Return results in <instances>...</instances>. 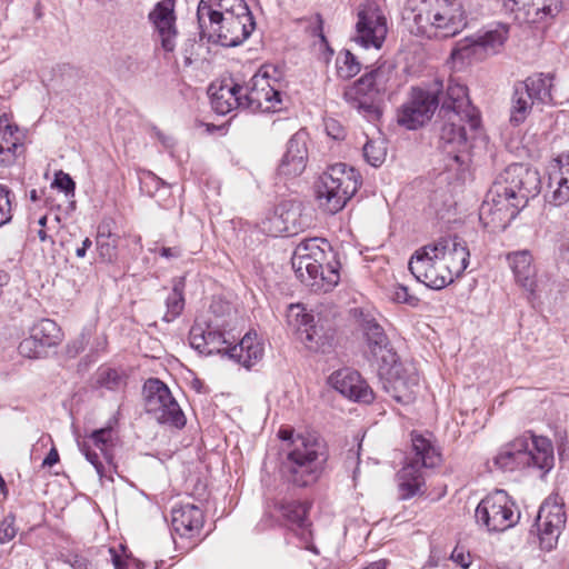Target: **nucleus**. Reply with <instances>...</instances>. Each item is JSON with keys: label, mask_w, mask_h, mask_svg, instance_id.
Returning a JSON list of instances; mask_svg holds the SVG:
<instances>
[{"label": "nucleus", "mask_w": 569, "mask_h": 569, "mask_svg": "<svg viewBox=\"0 0 569 569\" xmlns=\"http://www.w3.org/2000/svg\"><path fill=\"white\" fill-rule=\"evenodd\" d=\"M441 461V455L425 436L411 433V452L406 457L403 467L398 471V490L402 500L423 495L426 489L423 469L435 468Z\"/></svg>", "instance_id": "nucleus-4"}, {"label": "nucleus", "mask_w": 569, "mask_h": 569, "mask_svg": "<svg viewBox=\"0 0 569 569\" xmlns=\"http://www.w3.org/2000/svg\"><path fill=\"white\" fill-rule=\"evenodd\" d=\"M527 468H536L542 471V475L549 472L555 463L552 442L546 437L531 436L527 438L526 448Z\"/></svg>", "instance_id": "nucleus-27"}, {"label": "nucleus", "mask_w": 569, "mask_h": 569, "mask_svg": "<svg viewBox=\"0 0 569 569\" xmlns=\"http://www.w3.org/2000/svg\"><path fill=\"white\" fill-rule=\"evenodd\" d=\"M69 563L73 569H88L90 565L89 560L80 555L70 556Z\"/></svg>", "instance_id": "nucleus-63"}, {"label": "nucleus", "mask_w": 569, "mask_h": 569, "mask_svg": "<svg viewBox=\"0 0 569 569\" xmlns=\"http://www.w3.org/2000/svg\"><path fill=\"white\" fill-rule=\"evenodd\" d=\"M552 80L551 73H536L513 84L509 119L512 126L523 123L536 103L546 104L552 101Z\"/></svg>", "instance_id": "nucleus-10"}, {"label": "nucleus", "mask_w": 569, "mask_h": 569, "mask_svg": "<svg viewBox=\"0 0 569 569\" xmlns=\"http://www.w3.org/2000/svg\"><path fill=\"white\" fill-rule=\"evenodd\" d=\"M527 438L520 437L502 446L496 457L493 465L503 472H512L527 468L526 456Z\"/></svg>", "instance_id": "nucleus-29"}, {"label": "nucleus", "mask_w": 569, "mask_h": 569, "mask_svg": "<svg viewBox=\"0 0 569 569\" xmlns=\"http://www.w3.org/2000/svg\"><path fill=\"white\" fill-rule=\"evenodd\" d=\"M353 39L360 47H362L365 49H368L370 47L380 49L382 47L386 38H353Z\"/></svg>", "instance_id": "nucleus-60"}, {"label": "nucleus", "mask_w": 569, "mask_h": 569, "mask_svg": "<svg viewBox=\"0 0 569 569\" xmlns=\"http://www.w3.org/2000/svg\"><path fill=\"white\" fill-rule=\"evenodd\" d=\"M387 156V149L382 141L369 140L363 146V157L366 161L372 167L381 166Z\"/></svg>", "instance_id": "nucleus-46"}, {"label": "nucleus", "mask_w": 569, "mask_h": 569, "mask_svg": "<svg viewBox=\"0 0 569 569\" xmlns=\"http://www.w3.org/2000/svg\"><path fill=\"white\" fill-rule=\"evenodd\" d=\"M141 183H142V188H148L147 192L151 197L154 196V192L151 191V188L154 189L156 192L159 191L160 189H163L164 191L168 190V186L166 184V182L151 172L146 174V177L142 179Z\"/></svg>", "instance_id": "nucleus-56"}, {"label": "nucleus", "mask_w": 569, "mask_h": 569, "mask_svg": "<svg viewBox=\"0 0 569 569\" xmlns=\"http://www.w3.org/2000/svg\"><path fill=\"white\" fill-rule=\"evenodd\" d=\"M276 509L283 519V523L293 531H300L303 539L309 535L310 521L307 517L309 506L297 500H281L276 503Z\"/></svg>", "instance_id": "nucleus-28"}, {"label": "nucleus", "mask_w": 569, "mask_h": 569, "mask_svg": "<svg viewBox=\"0 0 569 569\" xmlns=\"http://www.w3.org/2000/svg\"><path fill=\"white\" fill-rule=\"evenodd\" d=\"M52 187H56L59 190L63 191L67 196H69V194L73 196L74 189H76V183L68 173H66L63 171H59L54 176Z\"/></svg>", "instance_id": "nucleus-55"}, {"label": "nucleus", "mask_w": 569, "mask_h": 569, "mask_svg": "<svg viewBox=\"0 0 569 569\" xmlns=\"http://www.w3.org/2000/svg\"><path fill=\"white\" fill-rule=\"evenodd\" d=\"M535 529L539 539L540 548L545 551H551L556 548L558 539L565 527L548 522L546 520L536 519Z\"/></svg>", "instance_id": "nucleus-41"}, {"label": "nucleus", "mask_w": 569, "mask_h": 569, "mask_svg": "<svg viewBox=\"0 0 569 569\" xmlns=\"http://www.w3.org/2000/svg\"><path fill=\"white\" fill-rule=\"evenodd\" d=\"M363 333L371 353L380 358L382 362L393 361L397 356L390 347L389 339L383 328L373 319L363 322Z\"/></svg>", "instance_id": "nucleus-34"}, {"label": "nucleus", "mask_w": 569, "mask_h": 569, "mask_svg": "<svg viewBox=\"0 0 569 569\" xmlns=\"http://www.w3.org/2000/svg\"><path fill=\"white\" fill-rule=\"evenodd\" d=\"M551 523L566 526L565 503L558 495H550L540 506L537 518Z\"/></svg>", "instance_id": "nucleus-40"}, {"label": "nucleus", "mask_w": 569, "mask_h": 569, "mask_svg": "<svg viewBox=\"0 0 569 569\" xmlns=\"http://www.w3.org/2000/svg\"><path fill=\"white\" fill-rule=\"evenodd\" d=\"M390 365L385 372L386 380L383 389L392 399L401 405H410L415 401L419 388V373L412 363L399 362L397 356L393 361H387Z\"/></svg>", "instance_id": "nucleus-14"}, {"label": "nucleus", "mask_w": 569, "mask_h": 569, "mask_svg": "<svg viewBox=\"0 0 569 569\" xmlns=\"http://www.w3.org/2000/svg\"><path fill=\"white\" fill-rule=\"evenodd\" d=\"M18 351L22 357L28 359H38L47 355L44 347H42L31 333L19 343Z\"/></svg>", "instance_id": "nucleus-47"}, {"label": "nucleus", "mask_w": 569, "mask_h": 569, "mask_svg": "<svg viewBox=\"0 0 569 569\" xmlns=\"http://www.w3.org/2000/svg\"><path fill=\"white\" fill-rule=\"evenodd\" d=\"M227 0H200L197 8L199 36H221L224 20L222 10L228 9Z\"/></svg>", "instance_id": "nucleus-26"}, {"label": "nucleus", "mask_w": 569, "mask_h": 569, "mask_svg": "<svg viewBox=\"0 0 569 569\" xmlns=\"http://www.w3.org/2000/svg\"><path fill=\"white\" fill-rule=\"evenodd\" d=\"M112 220H102L97 228L96 250L102 262L112 263L118 258L120 237L112 231Z\"/></svg>", "instance_id": "nucleus-36"}, {"label": "nucleus", "mask_w": 569, "mask_h": 569, "mask_svg": "<svg viewBox=\"0 0 569 569\" xmlns=\"http://www.w3.org/2000/svg\"><path fill=\"white\" fill-rule=\"evenodd\" d=\"M509 32H511L509 24L498 22L496 24V28L488 29L487 31L483 32L482 36H489V37H492V36H503V34L509 33Z\"/></svg>", "instance_id": "nucleus-64"}, {"label": "nucleus", "mask_w": 569, "mask_h": 569, "mask_svg": "<svg viewBox=\"0 0 569 569\" xmlns=\"http://www.w3.org/2000/svg\"><path fill=\"white\" fill-rule=\"evenodd\" d=\"M280 71L272 64H263L242 86V109L250 112H270L280 109L281 93L277 88Z\"/></svg>", "instance_id": "nucleus-8"}, {"label": "nucleus", "mask_w": 569, "mask_h": 569, "mask_svg": "<svg viewBox=\"0 0 569 569\" xmlns=\"http://www.w3.org/2000/svg\"><path fill=\"white\" fill-rule=\"evenodd\" d=\"M171 523L177 533L191 537L202 528L203 513L192 503L176 506L171 511Z\"/></svg>", "instance_id": "nucleus-31"}, {"label": "nucleus", "mask_w": 569, "mask_h": 569, "mask_svg": "<svg viewBox=\"0 0 569 569\" xmlns=\"http://www.w3.org/2000/svg\"><path fill=\"white\" fill-rule=\"evenodd\" d=\"M176 0H161L149 12L148 19L159 36H177Z\"/></svg>", "instance_id": "nucleus-33"}, {"label": "nucleus", "mask_w": 569, "mask_h": 569, "mask_svg": "<svg viewBox=\"0 0 569 569\" xmlns=\"http://www.w3.org/2000/svg\"><path fill=\"white\" fill-rule=\"evenodd\" d=\"M158 252L166 259H177L182 254V250L179 247H161Z\"/></svg>", "instance_id": "nucleus-62"}, {"label": "nucleus", "mask_w": 569, "mask_h": 569, "mask_svg": "<svg viewBox=\"0 0 569 569\" xmlns=\"http://www.w3.org/2000/svg\"><path fill=\"white\" fill-rule=\"evenodd\" d=\"M30 332L47 351L49 348L58 346L62 340L60 327L51 319L39 320L32 326Z\"/></svg>", "instance_id": "nucleus-38"}, {"label": "nucleus", "mask_w": 569, "mask_h": 569, "mask_svg": "<svg viewBox=\"0 0 569 569\" xmlns=\"http://www.w3.org/2000/svg\"><path fill=\"white\" fill-rule=\"evenodd\" d=\"M300 208L291 201H283L266 214L260 223L261 231L271 237L295 233L299 228Z\"/></svg>", "instance_id": "nucleus-17"}, {"label": "nucleus", "mask_w": 569, "mask_h": 569, "mask_svg": "<svg viewBox=\"0 0 569 569\" xmlns=\"http://www.w3.org/2000/svg\"><path fill=\"white\" fill-rule=\"evenodd\" d=\"M328 381L335 390L350 400L362 403H370L373 400V391L353 369H339L330 375Z\"/></svg>", "instance_id": "nucleus-16"}, {"label": "nucleus", "mask_w": 569, "mask_h": 569, "mask_svg": "<svg viewBox=\"0 0 569 569\" xmlns=\"http://www.w3.org/2000/svg\"><path fill=\"white\" fill-rule=\"evenodd\" d=\"M12 191L7 186L0 183V227L12 219Z\"/></svg>", "instance_id": "nucleus-48"}, {"label": "nucleus", "mask_w": 569, "mask_h": 569, "mask_svg": "<svg viewBox=\"0 0 569 569\" xmlns=\"http://www.w3.org/2000/svg\"><path fill=\"white\" fill-rule=\"evenodd\" d=\"M505 38H462L451 52V59L456 61H477L490 54L497 53L503 46Z\"/></svg>", "instance_id": "nucleus-20"}, {"label": "nucleus", "mask_w": 569, "mask_h": 569, "mask_svg": "<svg viewBox=\"0 0 569 569\" xmlns=\"http://www.w3.org/2000/svg\"><path fill=\"white\" fill-rule=\"evenodd\" d=\"M441 113L440 147L448 153L462 150L467 146L468 132L472 131L468 126L467 117L456 111H445Z\"/></svg>", "instance_id": "nucleus-18"}, {"label": "nucleus", "mask_w": 569, "mask_h": 569, "mask_svg": "<svg viewBox=\"0 0 569 569\" xmlns=\"http://www.w3.org/2000/svg\"><path fill=\"white\" fill-rule=\"evenodd\" d=\"M208 93L211 107L218 114L224 116L232 110L242 109V84L232 79L223 80L219 84L211 83Z\"/></svg>", "instance_id": "nucleus-23"}, {"label": "nucleus", "mask_w": 569, "mask_h": 569, "mask_svg": "<svg viewBox=\"0 0 569 569\" xmlns=\"http://www.w3.org/2000/svg\"><path fill=\"white\" fill-rule=\"evenodd\" d=\"M17 533L16 516L10 512L0 521V545L10 542L16 538Z\"/></svg>", "instance_id": "nucleus-49"}, {"label": "nucleus", "mask_w": 569, "mask_h": 569, "mask_svg": "<svg viewBox=\"0 0 569 569\" xmlns=\"http://www.w3.org/2000/svg\"><path fill=\"white\" fill-rule=\"evenodd\" d=\"M538 192V172L522 163H512L493 181L480 207L479 219L491 231L505 230Z\"/></svg>", "instance_id": "nucleus-1"}, {"label": "nucleus", "mask_w": 569, "mask_h": 569, "mask_svg": "<svg viewBox=\"0 0 569 569\" xmlns=\"http://www.w3.org/2000/svg\"><path fill=\"white\" fill-rule=\"evenodd\" d=\"M475 518L487 531L501 532L518 523L520 512L505 490H496L478 503Z\"/></svg>", "instance_id": "nucleus-11"}, {"label": "nucleus", "mask_w": 569, "mask_h": 569, "mask_svg": "<svg viewBox=\"0 0 569 569\" xmlns=\"http://www.w3.org/2000/svg\"><path fill=\"white\" fill-rule=\"evenodd\" d=\"M533 0H503V6L507 10L515 13V18L525 22V19H528L529 16V7Z\"/></svg>", "instance_id": "nucleus-50"}, {"label": "nucleus", "mask_w": 569, "mask_h": 569, "mask_svg": "<svg viewBox=\"0 0 569 569\" xmlns=\"http://www.w3.org/2000/svg\"><path fill=\"white\" fill-rule=\"evenodd\" d=\"M330 244L322 238H309L300 241L292 254V269L306 286L313 291L328 292L332 290L340 280V273L336 264L327 263L326 248Z\"/></svg>", "instance_id": "nucleus-3"}, {"label": "nucleus", "mask_w": 569, "mask_h": 569, "mask_svg": "<svg viewBox=\"0 0 569 569\" xmlns=\"http://www.w3.org/2000/svg\"><path fill=\"white\" fill-rule=\"evenodd\" d=\"M356 28L360 36H387L388 19L375 1H366L358 8Z\"/></svg>", "instance_id": "nucleus-25"}, {"label": "nucleus", "mask_w": 569, "mask_h": 569, "mask_svg": "<svg viewBox=\"0 0 569 569\" xmlns=\"http://www.w3.org/2000/svg\"><path fill=\"white\" fill-rule=\"evenodd\" d=\"M98 382L109 390L118 389L122 383V377L116 369H103L99 373Z\"/></svg>", "instance_id": "nucleus-51"}, {"label": "nucleus", "mask_w": 569, "mask_h": 569, "mask_svg": "<svg viewBox=\"0 0 569 569\" xmlns=\"http://www.w3.org/2000/svg\"><path fill=\"white\" fill-rule=\"evenodd\" d=\"M391 298L395 302L406 303L410 307H417L419 298L409 293L408 287L403 284H396L392 289Z\"/></svg>", "instance_id": "nucleus-52"}, {"label": "nucleus", "mask_w": 569, "mask_h": 569, "mask_svg": "<svg viewBox=\"0 0 569 569\" xmlns=\"http://www.w3.org/2000/svg\"><path fill=\"white\" fill-rule=\"evenodd\" d=\"M445 111H456L465 114L471 130H477L480 127V114L477 108L471 104L467 87L453 78L449 79L447 86L446 98L441 107V112Z\"/></svg>", "instance_id": "nucleus-19"}, {"label": "nucleus", "mask_w": 569, "mask_h": 569, "mask_svg": "<svg viewBox=\"0 0 569 569\" xmlns=\"http://www.w3.org/2000/svg\"><path fill=\"white\" fill-rule=\"evenodd\" d=\"M227 356L247 369L253 367L263 357V345L257 333H246L239 343L230 346Z\"/></svg>", "instance_id": "nucleus-30"}, {"label": "nucleus", "mask_w": 569, "mask_h": 569, "mask_svg": "<svg viewBox=\"0 0 569 569\" xmlns=\"http://www.w3.org/2000/svg\"><path fill=\"white\" fill-rule=\"evenodd\" d=\"M300 23L309 36H323V21L320 14L301 19Z\"/></svg>", "instance_id": "nucleus-53"}, {"label": "nucleus", "mask_w": 569, "mask_h": 569, "mask_svg": "<svg viewBox=\"0 0 569 569\" xmlns=\"http://www.w3.org/2000/svg\"><path fill=\"white\" fill-rule=\"evenodd\" d=\"M361 186V176L346 163L329 167L316 184L319 207L335 214L341 211Z\"/></svg>", "instance_id": "nucleus-5"}, {"label": "nucleus", "mask_w": 569, "mask_h": 569, "mask_svg": "<svg viewBox=\"0 0 569 569\" xmlns=\"http://www.w3.org/2000/svg\"><path fill=\"white\" fill-rule=\"evenodd\" d=\"M186 287L184 278H174L172 280V290L166 299L167 311L163 321L171 322L177 319L184 308L183 291Z\"/></svg>", "instance_id": "nucleus-39"}, {"label": "nucleus", "mask_w": 569, "mask_h": 569, "mask_svg": "<svg viewBox=\"0 0 569 569\" xmlns=\"http://www.w3.org/2000/svg\"><path fill=\"white\" fill-rule=\"evenodd\" d=\"M420 249H426V251L428 252V256L430 258H432V262H433L432 264H435V267L438 270V273L440 276L441 281L439 283H441V286H443V288L447 287L448 284L452 283L457 277L453 272H451V269L449 268V266H447L445 260H442L440 258V254L433 250V244L429 243V244L421 247Z\"/></svg>", "instance_id": "nucleus-44"}, {"label": "nucleus", "mask_w": 569, "mask_h": 569, "mask_svg": "<svg viewBox=\"0 0 569 569\" xmlns=\"http://www.w3.org/2000/svg\"><path fill=\"white\" fill-rule=\"evenodd\" d=\"M432 244L433 250L440 254V258L449 266L451 272L459 278L469 264L470 252L466 242L458 237H452L442 238L432 242Z\"/></svg>", "instance_id": "nucleus-24"}, {"label": "nucleus", "mask_w": 569, "mask_h": 569, "mask_svg": "<svg viewBox=\"0 0 569 569\" xmlns=\"http://www.w3.org/2000/svg\"><path fill=\"white\" fill-rule=\"evenodd\" d=\"M560 9V0H533L529 7L528 19H525L523 23L532 24L538 31L545 32L546 26Z\"/></svg>", "instance_id": "nucleus-37"}, {"label": "nucleus", "mask_w": 569, "mask_h": 569, "mask_svg": "<svg viewBox=\"0 0 569 569\" xmlns=\"http://www.w3.org/2000/svg\"><path fill=\"white\" fill-rule=\"evenodd\" d=\"M451 560L463 569H468L471 565V556L462 549L455 548L451 552Z\"/></svg>", "instance_id": "nucleus-58"}, {"label": "nucleus", "mask_w": 569, "mask_h": 569, "mask_svg": "<svg viewBox=\"0 0 569 569\" xmlns=\"http://www.w3.org/2000/svg\"><path fill=\"white\" fill-rule=\"evenodd\" d=\"M438 107V98L426 90L412 88L410 97L398 111V123L409 130L429 121Z\"/></svg>", "instance_id": "nucleus-15"}, {"label": "nucleus", "mask_w": 569, "mask_h": 569, "mask_svg": "<svg viewBox=\"0 0 569 569\" xmlns=\"http://www.w3.org/2000/svg\"><path fill=\"white\" fill-rule=\"evenodd\" d=\"M432 263V258L428 256L426 249H418L411 256L408 266L417 281L426 284L428 288L440 290L443 286L439 283L441 281L440 276Z\"/></svg>", "instance_id": "nucleus-32"}, {"label": "nucleus", "mask_w": 569, "mask_h": 569, "mask_svg": "<svg viewBox=\"0 0 569 569\" xmlns=\"http://www.w3.org/2000/svg\"><path fill=\"white\" fill-rule=\"evenodd\" d=\"M23 150L18 127L9 123L3 116L0 118V166L12 164Z\"/></svg>", "instance_id": "nucleus-35"}, {"label": "nucleus", "mask_w": 569, "mask_h": 569, "mask_svg": "<svg viewBox=\"0 0 569 569\" xmlns=\"http://www.w3.org/2000/svg\"><path fill=\"white\" fill-rule=\"evenodd\" d=\"M509 267L513 273L515 281L532 300L537 297V269L533 264L532 254L529 250L513 251L507 254Z\"/></svg>", "instance_id": "nucleus-21"}, {"label": "nucleus", "mask_w": 569, "mask_h": 569, "mask_svg": "<svg viewBox=\"0 0 569 569\" xmlns=\"http://www.w3.org/2000/svg\"><path fill=\"white\" fill-rule=\"evenodd\" d=\"M308 134L305 130L297 131L288 141L287 151L278 167V173L284 177L300 176L307 166Z\"/></svg>", "instance_id": "nucleus-22"}, {"label": "nucleus", "mask_w": 569, "mask_h": 569, "mask_svg": "<svg viewBox=\"0 0 569 569\" xmlns=\"http://www.w3.org/2000/svg\"><path fill=\"white\" fill-rule=\"evenodd\" d=\"M401 86L396 66L383 61L349 86L343 98L367 118L376 120L381 116L382 103L397 93Z\"/></svg>", "instance_id": "nucleus-2"}, {"label": "nucleus", "mask_w": 569, "mask_h": 569, "mask_svg": "<svg viewBox=\"0 0 569 569\" xmlns=\"http://www.w3.org/2000/svg\"><path fill=\"white\" fill-rule=\"evenodd\" d=\"M146 412L159 423L178 429L186 426V417L170 389L157 378L148 379L143 385Z\"/></svg>", "instance_id": "nucleus-12"}, {"label": "nucleus", "mask_w": 569, "mask_h": 569, "mask_svg": "<svg viewBox=\"0 0 569 569\" xmlns=\"http://www.w3.org/2000/svg\"><path fill=\"white\" fill-rule=\"evenodd\" d=\"M229 342L221 331L206 329V355L223 353L227 355V350L230 348Z\"/></svg>", "instance_id": "nucleus-45"}, {"label": "nucleus", "mask_w": 569, "mask_h": 569, "mask_svg": "<svg viewBox=\"0 0 569 569\" xmlns=\"http://www.w3.org/2000/svg\"><path fill=\"white\" fill-rule=\"evenodd\" d=\"M405 12H410L407 19H412L418 28L423 22L436 29H446V36H457L467 26L465 6L461 0H407Z\"/></svg>", "instance_id": "nucleus-7"}, {"label": "nucleus", "mask_w": 569, "mask_h": 569, "mask_svg": "<svg viewBox=\"0 0 569 569\" xmlns=\"http://www.w3.org/2000/svg\"><path fill=\"white\" fill-rule=\"evenodd\" d=\"M117 419L112 418L106 427L92 430L82 438L77 439V445L81 453L96 469L99 478L113 480L112 472L116 469L113 465V448L118 442V433L114 430Z\"/></svg>", "instance_id": "nucleus-9"}, {"label": "nucleus", "mask_w": 569, "mask_h": 569, "mask_svg": "<svg viewBox=\"0 0 569 569\" xmlns=\"http://www.w3.org/2000/svg\"><path fill=\"white\" fill-rule=\"evenodd\" d=\"M288 322L296 329L298 339L310 351L326 353L331 349L333 332L315 325L313 316L307 313L300 305L290 306Z\"/></svg>", "instance_id": "nucleus-13"}, {"label": "nucleus", "mask_w": 569, "mask_h": 569, "mask_svg": "<svg viewBox=\"0 0 569 569\" xmlns=\"http://www.w3.org/2000/svg\"><path fill=\"white\" fill-rule=\"evenodd\" d=\"M325 130L327 134L335 140H342L346 137V129L333 118H327L325 120Z\"/></svg>", "instance_id": "nucleus-57"}, {"label": "nucleus", "mask_w": 569, "mask_h": 569, "mask_svg": "<svg viewBox=\"0 0 569 569\" xmlns=\"http://www.w3.org/2000/svg\"><path fill=\"white\" fill-rule=\"evenodd\" d=\"M87 343L88 338L86 337V335L82 333L79 339L72 341L68 346V352L72 356H76L84 350Z\"/></svg>", "instance_id": "nucleus-61"}, {"label": "nucleus", "mask_w": 569, "mask_h": 569, "mask_svg": "<svg viewBox=\"0 0 569 569\" xmlns=\"http://www.w3.org/2000/svg\"><path fill=\"white\" fill-rule=\"evenodd\" d=\"M556 161L558 164L556 173L569 181V152L559 154Z\"/></svg>", "instance_id": "nucleus-59"}, {"label": "nucleus", "mask_w": 569, "mask_h": 569, "mask_svg": "<svg viewBox=\"0 0 569 569\" xmlns=\"http://www.w3.org/2000/svg\"><path fill=\"white\" fill-rule=\"evenodd\" d=\"M189 340L193 349L206 355V329L201 326H193L190 330Z\"/></svg>", "instance_id": "nucleus-54"}, {"label": "nucleus", "mask_w": 569, "mask_h": 569, "mask_svg": "<svg viewBox=\"0 0 569 569\" xmlns=\"http://www.w3.org/2000/svg\"><path fill=\"white\" fill-rule=\"evenodd\" d=\"M549 188L550 193L547 196L549 203L560 207L569 201V181L562 179L556 172L550 176Z\"/></svg>", "instance_id": "nucleus-42"}, {"label": "nucleus", "mask_w": 569, "mask_h": 569, "mask_svg": "<svg viewBox=\"0 0 569 569\" xmlns=\"http://www.w3.org/2000/svg\"><path fill=\"white\" fill-rule=\"evenodd\" d=\"M293 448L288 452L284 468L288 480L298 487L315 483L327 460V452L322 441L311 436H297L292 441Z\"/></svg>", "instance_id": "nucleus-6"}, {"label": "nucleus", "mask_w": 569, "mask_h": 569, "mask_svg": "<svg viewBox=\"0 0 569 569\" xmlns=\"http://www.w3.org/2000/svg\"><path fill=\"white\" fill-rule=\"evenodd\" d=\"M337 74L343 80L351 79L360 72L361 64L350 50L341 51L336 60Z\"/></svg>", "instance_id": "nucleus-43"}]
</instances>
